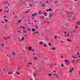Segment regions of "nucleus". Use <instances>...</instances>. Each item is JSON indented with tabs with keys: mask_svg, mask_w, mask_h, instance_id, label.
<instances>
[{
	"mask_svg": "<svg viewBox=\"0 0 80 80\" xmlns=\"http://www.w3.org/2000/svg\"><path fill=\"white\" fill-rule=\"evenodd\" d=\"M35 28L36 29H39V28H40V26H38V24H36L35 26Z\"/></svg>",
	"mask_w": 80,
	"mask_h": 80,
	"instance_id": "nucleus-4",
	"label": "nucleus"
},
{
	"mask_svg": "<svg viewBox=\"0 0 80 80\" xmlns=\"http://www.w3.org/2000/svg\"><path fill=\"white\" fill-rule=\"evenodd\" d=\"M12 72H10L9 73H8V75H10V74H12Z\"/></svg>",
	"mask_w": 80,
	"mask_h": 80,
	"instance_id": "nucleus-32",
	"label": "nucleus"
},
{
	"mask_svg": "<svg viewBox=\"0 0 80 80\" xmlns=\"http://www.w3.org/2000/svg\"><path fill=\"white\" fill-rule=\"evenodd\" d=\"M72 58H74V59H76V57H74L73 56H72Z\"/></svg>",
	"mask_w": 80,
	"mask_h": 80,
	"instance_id": "nucleus-41",
	"label": "nucleus"
},
{
	"mask_svg": "<svg viewBox=\"0 0 80 80\" xmlns=\"http://www.w3.org/2000/svg\"><path fill=\"white\" fill-rule=\"evenodd\" d=\"M45 60H48V58H45Z\"/></svg>",
	"mask_w": 80,
	"mask_h": 80,
	"instance_id": "nucleus-53",
	"label": "nucleus"
},
{
	"mask_svg": "<svg viewBox=\"0 0 80 80\" xmlns=\"http://www.w3.org/2000/svg\"><path fill=\"white\" fill-rule=\"evenodd\" d=\"M42 74H44V73H45V72L44 71H43L42 72Z\"/></svg>",
	"mask_w": 80,
	"mask_h": 80,
	"instance_id": "nucleus-61",
	"label": "nucleus"
},
{
	"mask_svg": "<svg viewBox=\"0 0 80 80\" xmlns=\"http://www.w3.org/2000/svg\"><path fill=\"white\" fill-rule=\"evenodd\" d=\"M48 76H49V77H50V76H52V74H51V73L49 74V75H48Z\"/></svg>",
	"mask_w": 80,
	"mask_h": 80,
	"instance_id": "nucleus-43",
	"label": "nucleus"
},
{
	"mask_svg": "<svg viewBox=\"0 0 80 80\" xmlns=\"http://www.w3.org/2000/svg\"><path fill=\"white\" fill-rule=\"evenodd\" d=\"M15 55V52H12V55H13V56H14V55Z\"/></svg>",
	"mask_w": 80,
	"mask_h": 80,
	"instance_id": "nucleus-31",
	"label": "nucleus"
},
{
	"mask_svg": "<svg viewBox=\"0 0 80 80\" xmlns=\"http://www.w3.org/2000/svg\"><path fill=\"white\" fill-rule=\"evenodd\" d=\"M32 32H35V29H32Z\"/></svg>",
	"mask_w": 80,
	"mask_h": 80,
	"instance_id": "nucleus-39",
	"label": "nucleus"
},
{
	"mask_svg": "<svg viewBox=\"0 0 80 80\" xmlns=\"http://www.w3.org/2000/svg\"><path fill=\"white\" fill-rule=\"evenodd\" d=\"M48 45H49V46H52V44H51V43H49Z\"/></svg>",
	"mask_w": 80,
	"mask_h": 80,
	"instance_id": "nucleus-36",
	"label": "nucleus"
},
{
	"mask_svg": "<svg viewBox=\"0 0 80 80\" xmlns=\"http://www.w3.org/2000/svg\"><path fill=\"white\" fill-rule=\"evenodd\" d=\"M22 40L21 39H19L18 40V42H22Z\"/></svg>",
	"mask_w": 80,
	"mask_h": 80,
	"instance_id": "nucleus-33",
	"label": "nucleus"
},
{
	"mask_svg": "<svg viewBox=\"0 0 80 80\" xmlns=\"http://www.w3.org/2000/svg\"><path fill=\"white\" fill-rule=\"evenodd\" d=\"M4 38L5 40H7V38H6L5 37H4Z\"/></svg>",
	"mask_w": 80,
	"mask_h": 80,
	"instance_id": "nucleus-55",
	"label": "nucleus"
},
{
	"mask_svg": "<svg viewBox=\"0 0 80 80\" xmlns=\"http://www.w3.org/2000/svg\"><path fill=\"white\" fill-rule=\"evenodd\" d=\"M73 33H75L76 32V29H73Z\"/></svg>",
	"mask_w": 80,
	"mask_h": 80,
	"instance_id": "nucleus-26",
	"label": "nucleus"
},
{
	"mask_svg": "<svg viewBox=\"0 0 80 80\" xmlns=\"http://www.w3.org/2000/svg\"><path fill=\"white\" fill-rule=\"evenodd\" d=\"M45 18V17L44 16H42V18Z\"/></svg>",
	"mask_w": 80,
	"mask_h": 80,
	"instance_id": "nucleus-62",
	"label": "nucleus"
},
{
	"mask_svg": "<svg viewBox=\"0 0 80 80\" xmlns=\"http://www.w3.org/2000/svg\"><path fill=\"white\" fill-rule=\"evenodd\" d=\"M49 69H52V67L50 66V67H49Z\"/></svg>",
	"mask_w": 80,
	"mask_h": 80,
	"instance_id": "nucleus-40",
	"label": "nucleus"
},
{
	"mask_svg": "<svg viewBox=\"0 0 80 80\" xmlns=\"http://www.w3.org/2000/svg\"><path fill=\"white\" fill-rule=\"evenodd\" d=\"M35 3H36V4H38V2L37 1V2H36Z\"/></svg>",
	"mask_w": 80,
	"mask_h": 80,
	"instance_id": "nucleus-45",
	"label": "nucleus"
},
{
	"mask_svg": "<svg viewBox=\"0 0 80 80\" xmlns=\"http://www.w3.org/2000/svg\"><path fill=\"white\" fill-rule=\"evenodd\" d=\"M80 53L78 52V53H77V55H80Z\"/></svg>",
	"mask_w": 80,
	"mask_h": 80,
	"instance_id": "nucleus-52",
	"label": "nucleus"
},
{
	"mask_svg": "<svg viewBox=\"0 0 80 80\" xmlns=\"http://www.w3.org/2000/svg\"><path fill=\"white\" fill-rule=\"evenodd\" d=\"M35 0H28L27 1V2L28 3H33V2H34V1Z\"/></svg>",
	"mask_w": 80,
	"mask_h": 80,
	"instance_id": "nucleus-3",
	"label": "nucleus"
},
{
	"mask_svg": "<svg viewBox=\"0 0 80 80\" xmlns=\"http://www.w3.org/2000/svg\"><path fill=\"white\" fill-rule=\"evenodd\" d=\"M49 2V1H45V4H47V3H48Z\"/></svg>",
	"mask_w": 80,
	"mask_h": 80,
	"instance_id": "nucleus-19",
	"label": "nucleus"
},
{
	"mask_svg": "<svg viewBox=\"0 0 80 80\" xmlns=\"http://www.w3.org/2000/svg\"><path fill=\"white\" fill-rule=\"evenodd\" d=\"M62 73V72L61 71H59L58 74L59 75H60Z\"/></svg>",
	"mask_w": 80,
	"mask_h": 80,
	"instance_id": "nucleus-30",
	"label": "nucleus"
},
{
	"mask_svg": "<svg viewBox=\"0 0 80 80\" xmlns=\"http://www.w3.org/2000/svg\"><path fill=\"white\" fill-rule=\"evenodd\" d=\"M45 63V61L44 60H42L41 61V63L42 64H43Z\"/></svg>",
	"mask_w": 80,
	"mask_h": 80,
	"instance_id": "nucleus-15",
	"label": "nucleus"
},
{
	"mask_svg": "<svg viewBox=\"0 0 80 80\" xmlns=\"http://www.w3.org/2000/svg\"><path fill=\"white\" fill-rule=\"evenodd\" d=\"M38 13L39 14H42V12L41 11H39L38 12Z\"/></svg>",
	"mask_w": 80,
	"mask_h": 80,
	"instance_id": "nucleus-16",
	"label": "nucleus"
},
{
	"mask_svg": "<svg viewBox=\"0 0 80 80\" xmlns=\"http://www.w3.org/2000/svg\"><path fill=\"white\" fill-rule=\"evenodd\" d=\"M44 47H47V45L44 44Z\"/></svg>",
	"mask_w": 80,
	"mask_h": 80,
	"instance_id": "nucleus-50",
	"label": "nucleus"
},
{
	"mask_svg": "<svg viewBox=\"0 0 80 80\" xmlns=\"http://www.w3.org/2000/svg\"><path fill=\"white\" fill-rule=\"evenodd\" d=\"M17 32L18 33H21V31L20 30H18L17 31Z\"/></svg>",
	"mask_w": 80,
	"mask_h": 80,
	"instance_id": "nucleus-25",
	"label": "nucleus"
},
{
	"mask_svg": "<svg viewBox=\"0 0 80 80\" xmlns=\"http://www.w3.org/2000/svg\"><path fill=\"white\" fill-rule=\"evenodd\" d=\"M80 23L79 22H78L77 23V24L78 25H79V24H80Z\"/></svg>",
	"mask_w": 80,
	"mask_h": 80,
	"instance_id": "nucleus-48",
	"label": "nucleus"
},
{
	"mask_svg": "<svg viewBox=\"0 0 80 80\" xmlns=\"http://www.w3.org/2000/svg\"><path fill=\"white\" fill-rule=\"evenodd\" d=\"M28 64H29L30 65H32V63L29 62Z\"/></svg>",
	"mask_w": 80,
	"mask_h": 80,
	"instance_id": "nucleus-38",
	"label": "nucleus"
},
{
	"mask_svg": "<svg viewBox=\"0 0 80 80\" xmlns=\"http://www.w3.org/2000/svg\"><path fill=\"white\" fill-rule=\"evenodd\" d=\"M47 12H44L43 15H44L45 17H47V15H48Z\"/></svg>",
	"mask_w": 80,
	"mask_h": 80,
	"instance_id": "nucleus-9",
	"label": "nucleus"
},
{
	"mask_svg": "<svg viewBox=\"0 0 80 80\" xmlns=\"http://www.w3.org/2000/svg\"><path fill=\"white\" fill-rule=\"evenodd\" d=\"M16 73H17V75H20V73L18 72H16Z\"/></svg>",
	"mask_w": 80,
	"mask_h": 80,
	"instance_id": "nucleus-22",
	"label": "nucleus"
},
{
	"mask_svg": "<svg viewBox=\"0 0 80 80\" xmlns=\"http://www.w3.org/2000/svg\"><path fill=\"white\" fill-rule=\"evenodd\" d=\"M75 27L76 28H78V26L76 25L75 26Z\"/></svg>",
	"mask_w": 80,
	"mask_h": 80,
	"instance_id": "nucleus-34",
	"label": "nucleus"
},
{
	"mask_svg": "<svg viewBox=\"0 0 80 80\" xmlns=\"http://www.w3.org/2000/svg\"><path fill=\"white\" fill-rule=\"evenodd\" d=\"M42 6L43 7H45V4H42Z\"/></svg>",
	"mask_w": 80,
	"mask_h": 80,
	"instance_id": "nucleus-28",
	"label": "nucleus"
},
{
	"mask_svg": "<svg viewBox=\"0 0 80 80\" xmlns=\"http://www.w3.org/2000/svg\"><path fill=\"white\" fill-rule=\"evenodd\" d=\"M18 22V23H20L21 22V20H20Z\"/></svg>",
	"mask_w": 80,
	"mask_h": 80,
	"instance_id": "nucleus-51",
	"label": "nucleus"
},
{
	"mask_svg": "<svg viewBox=\"0 0 80 80\" xmlns=\"http://www.w3.org/2000/svg\"><path fill=\"white\" fill-rule=\"evenodd\" d=\"M30 7H32V4H30Z\"/></svg>",
	"mask_w": 80,
	"mask_h": 80,
	"instance_id": "nucleus-63",
	"label": "nucleus"
},
{
	"mask_svg": "<svg viewBox=\"0 0 80 80\" xmlns=\"http://www.w3.org/2000/svg\"><path fill=\"white\" fill-rule=\"evenodd\" d=\"M48 17H49V18H52L53 17V16L52 15V14H50L49 15V16Z\"/></svg>",
	"mask_w": 80,
	"mask_h": 80,
	"instance_id": "nucleus-14",
	"label": "nucleus"
},
{
	"mask_svg": "<svg viewBox=\"0 0 80 80\" xmlns=\"http://www.w3.org/2000/svg\"><path fill=\"white\" fill-rule=\"evenodd\" d=\"M3 28L4 29H7V25H4V26H3Z\"/></svg>",
	"mask_w": 80,
	"mask_h": 80,
	"instance_id": "nucleus-12",
	"label": "nucleus"
},
{
	"mask_svg": "<svg viewBox=\"0 0 80 80\" xmlns=\"http://www.w3.org/2000/svg\"><path fill=\"white\" fill-rule=\"evenodd\" d=\"M31 19H32V20H33V17H31Z\"/></svg>",
	"mask_w": 80,
	"mask_h": 80,
	"instance_id": "nucleus-56",
	"label": "nucleus"
},
{
	"mask_svg": "<svg viewBox=\"0 0 80 80\" xmlns=\"http://www.w3.org/2000/svg\"><path fill=\"white\" fill-rule=\"evenodd\" d=\"M28 49L29 50H31L32 52H35V49L34 48H32L31 47H29L28 48Z\"/></svg>",
	"mask_w": 80,
	"mask_h": 80,
	"instance_id": "nucleus-2",
	"label": "nucleus"
},
{
	"mask_svg": "<svg viewBox=\"0 0 80 80\" xmlns=\"http://www.w3.org/2000/svg\"><path fill=\"white\" fill-rule=\"evenodd\" d=\"M1 46L2 48H4V47H5V44H4V43H2L1 44Z\"/></svg>",
	"mask_w": 80,
	"mask_h": 80,
	"instance_id": "nucleus-7",
	"label": "nucleus"
},
{
	"mask_svg": "<svg viewBox=\"0 0 80 80\" xmlns=\"http://www.w3.org/2000/svg\"><path fill=\"white\" fill-rule=\"evenodd\" d=\"M53 72H54L55 73H56L57 72V71H55L54 70H53Z\"/></svg>",
	"mask_w": 80,
	"mask_h": 80,
	"instance_id": "nucleus-60",
	"label": "nucleus"
},
{
	"mask_svg": "<svg viewBox=\"0 0 80 80\" xmlns=\"http://www.w3.org/2000/svg\"><path fill=\"white\" fill-rule=\"evenodd\" d=\"M9 55H10V54H9V53H8V54H6V56H8Z\"/></svg>",
	"mask_w": 80,
	"mask_h": 80,
	"instance_id": "nucleus-47",
	"label": "nucleus"
},
{
	"mask_svg": "<svg viewBox=\"0 0 80 80\" xmlns=\"http://www.w3.org/2000/svg\"><path fill=\"white\" fill-rule=\"evenodd\" d=\"M67 41H68V42H72V40L70 39H67Z\"/></svg>",
	"mask_w": 80,
	"mask_h": 80,
	"instance_id": "nucleus-17",
	"label": "nucleus"
},
{
	"mask_svg": "<svg viewBox=\"0 0 80 80\" xmlns=\"http://www.w3.org/2000/svg\"><path fill=\"white\" fill-rule=\"evenodd\" d=\"M10 11H6V13H9Z\"/></svg>",
	"mask_w": 80,
	"mask_h": 80,
	"instance_id": "nucleus-54",
	"label": "nucleus"
},
{
	"mask_svg": "<svg viewBox=\"0 0 80 80\" xmlns=\"http://www.w3.org/2000/svg\"><path fill=\"white\" fill-rule=\"evenodd\" d=\"M7 38H9V39H10L11 38L10 37H7Z\"/></svg>",
	"mask_w": 80,
	"mask_h": 80,
	"instance_id": "nucleus-44",
	"label": "nucleus"
},
{
	"mask_svg": "<svg viewBox=\"0 0 80 80\" xmlns=\"http://www.w3.org/2000/svg\"><path fill=\"white\" fill-rule=\"evenodd\" d=\"M46 12H52L53 11V9L51 8H50L48 10H46Z\"/></svg>",
	"mask_w": 80,
	"mask_h": 80,
	"instance_id": "nucleus-5",
	"label": "nucleus"
},
{
	"mask_svg": "<svg viewBox=\"0 0 80 80\" xmlns=\"http://www.w3.org/2000/svg\"><path fill=\"white\" fill-rule=\"evenodd\" d=\"M54 75L55 76H56L57 78H59V76L57 74H55Z\"/></svg>",
	"mask_w": 80,
	"mask_h": 80,
	"instance_id": "nucleus-10",
	"label": "nucleus"
},
{
	"mask_svg": "<svg viewBox=\"0 0 80 80\" xmlns=\"http://www.w3.org/2000/svg\"><path fill=\"white\" fill-rule=\"evenodd\" d=\"M39 44H40V45H42V44H43V42H42V41L40 42Z\"/></svg>",
	"mask_w": 80,
	"mask_h": 80,
	"instance_id": "nucleus-23",
	"label": "nucleus"
},
{
	"mask_svg": "<svg viewBox=\"0 0 80 80\" xmlns=\"http://www.w3.org/2000/svg\"><path fill=\"white\" fill-rule=\"evenodd\" d=\"M30 80H33V79H32V78H30Z\"/></svg>",
	"mask_w": 80,
	"mask_h": 80,
	"instance_id": "nucleus-64",
	"label": "nucleus"
},
{
	"mask_svg": "<svg viewBox=\"0 0 80 80\" xmlns=\"http://www.w3.org/2000/svg\"><path fill=\"white\" fill-rule=\"evenodd\" d=\"M52 50H55V48L54 47L52 49Z\"/></svg>",
	"mask_w": 80,
	"mask_h": 80,
	"instance_id": "nucleus-29",
	"label": "nucleus"
},
{
	"mask_svg": "<svg viewBox=\"0 0 80 80\" xmlns=\"http://www.w3.org/2000/svg\"><path fill=\"white\" fill-rule=\"evenodd\" d=\"M76 19V18L75 17H73L72 18L73 20H75V19Z\"/></svg>",
	"mask_w": 80,
	"mask_h": 80,
	"instance_id": "nucleus-27",
	"label": "nucleus"
},
{
	"mask_svg": "<svg viewBox=\"0 0 80 80\" xmlns=\"http://www.w3.org/2000/svg\"><path fill=\"white\" fill-rule=\"evenodd\" d=\"M4 18H7V16H4Z\"/></svg>",
	"mask_w": 80,
	"mask_h": 80,
	"instance_id": "nucleus-59",
	"label": "nucleus"
},
{
	"mask_svg": "<svg viewBox=\"0 0 80 80\" xmlns=\"http://www.w3.org/2000/svg\"><path fill=\"white\" fill-rule=\"evenodd\" d=\"M25 40V38L24 37L22 38V39H21V40L22 41H23Z\"/></svg>",
	"mask_w": 80,
	"mask_h": 80,
	"instance_id": "nucleus-24",
	"label": "nucleus"
},
{
	"mask_svg": "<svg viewBox=\"0 0 80 80\" xmlns=\"http://www.w3.org/2000/svg\"><path fill=\"white\" fill-rule=\"evenodd\" d=\"M38 66H36V68H38Z\"/></svg>",
	"mask_w": 80,
	"mask_h": 80,
	"instance_id": "nucleus-58",
	"label": "nucleus"
},
{
	"mask_svg": "<svg viewBox=\"0 0 80 80\" xmlns=\"http://www.w3.org/2000/svg\"><path fill=\"white\" fill-rule=\"evenodd\" d=\"M20 28H24V29H26V28L24 26H20Z\"/></svg>",
	"mask_w": 80,
	"mask_h": 80,
	"instance_id": "nucleus-11",
	"label": "nucleus"
},
{
	"mask_svg": "<svg viewBox=\"0 0 80 80\" xmlns=\"http://www.w3.org/2000/svg\"><path fill=\"white\" fill-rule=\"evenodd\" d=\"M72 71H74V68H72V69H71V68H70L69 72L70 73H72Z\"/></svg>",
	"mask_w": 80,
	"mask_h": 80,
	"instance_id": "nucleus-6",
	"label": "nucleus"
},
{
	"mask_svg": "<svg viewBox=\"0 0 80 80\" xmlns=\"http://www.w3.org/2000/svg\"><path fill=\"white\" fill-rule=\"evenodd\" d=\"M33 59H34V60H37V59H38V58H37V57H35Z\"/></svg>",
	"mask_w": 80,
	"mask_h": 80,
	"instance_id": "nucleus-20",
	"label": "nucleus"
},
{
	"mask_svg": "<svg viewBox=\"0 0 80 80\" xmlns=\"http://www.w3.org/2000/svg\"><path fill=\"white\" fill-rule=\"evenodd\" d=\"M65 27H70V25L68 24H65Z\"/></svg>",
	"mask_w": 80,
	"mask_h": 80,
	"instance_id": "nucleus-13",
	"label": "nucleus"
},
{
	"mask_svg": "<svg viewBox=\"0 0 80 80\" xmlns=\"http://www.w3.org/2000/svg\"><path fill=\"white\" fill-rule=\"evenodd\" d=\"M20 68H21L20 67H18V70H20Z\"/></svg>",
	"mask_w": 80,
	"mask_h": 80,
	"instance_id": "nucleus-35",
	"label": "nucleus"
},
{
	"mask_svg": "<svg viewBox=\"0 0 80 80\" xmlns=\"http://www.w3.org/2000/svg\"><path fill=\"white\" fill-rule=\"evenodd\" d=\"M3 20H5L6 22H8V20L6 19H3Z\"/></svg>",
	"mask_w": 80,
	"mask_h": 80,
	"instance_id": "nucleus-21",
	"label": "nucleus"
},
{
	"mask_svg": "<svg viewBox=\"0 0 80 80\" xmlns=\"http://www.w3.org/2000/svg\"><path fill=\"white\" fill-rule=\"evenodd\" d=\"M61 66L63 67H64V65H63V64H61Z\"/></svg>",
	"mask_w": 80,
	"mask_h": 80,
	"instance_id": "nucleus-49",
	"label": "nucleus"
},
{
	"mask_svg": "<svg viewBox=\"0 0 80 80\" xmlns=\"http://www.w3.org/2000/svg\"><path fill=\"white\" fill-rule=\"evenodd\" d=\"M2 11H3V9H1L0 10V12H2Z\"/></svg>",
	"mask_w": 80,
	"mask_h": 80,
	"instance_id": "nucleus-46",
	"label": "nucleus"
},
{
	"mask_svg": "<svg viewBox=\"0 0 80 80\" xmlns=\"http://www.w3.org/2000/svg\"><path fill=\"white\" fill-rule=\"evenodd\" d=\"M23 32L24 33H27V32L25 30H23Z\"/></svg>",
	"mask_w": 80,
	"mask_h": 80,
	"instance_id": "nucleus-18",
	"label": "nucleus"
},
{
	"mask_svg": "<svg viewBox=\"0 0 80 80\" xmlns=\"http://www.w3.org/2000/svg\"><path fill=\"white\" fill-rule=\"evenodd\" d=\"M64 62H67L65 63V65L66 66H69V65H70V61L68 60H65Z\"/></svg>",
	"mask_w": 80,
	"mask_h": 80,
	"instance_id": "nucleus-1",
	"label": "nucleus"
},
{
	"mask_svg": "<svg viewBox=\"0 0 80 80\" xmlns=\"http://www.w3.org/2000/svg\"><path fill=\"white\" fill-rule=\"evenodd\" d=\"M38 15V13L35 12L33 14H32V17H34L35 16H37Z\"/></svg>",
	"mask_w": 80,
	"mask_h": 80,
	"instance_id": "nucleus-8",
	"label": "nucleus"
},
{
	"mask_svg": "<svg viewBox=\"0 0 80 80\" xmlns=\"http://www.w3.org/2000/svg\"><path fill=\"white\" fill-rule=\"evenodd\" d=\"M61 27H62V28H63V27H64V26H63V25L62 24L61 25Z\"/></svg>",
	"mask_w": 80,
	"mask_h": 80,
	"instance_id": "nucleus-42",
	"label": "nucleus"
},
{
	"mask_svg": "<svg viewBox=\"0 0 80 80\" xmlns=\"http://www.w3.org/2000/svg\"><path fill=\"white\" fill-rule=\"evenodd\" d=\"M17 18V16L15 15L14 16V18Z\"/></svg>",
	"mask_w": 80,
	"mask_h": 80,
	"instance_id": "nucleus-37",
	"label": "nucleus"
},
{
	"mask_svg": "<svg viewBox=\"0 0 80 80\" xmlns=\"http://www.w3.org/2000/svg\"><path fill=\"white\" fill-rule=\"evenodd\" d=\"M12 14L13 15H15V13L14 12H12Z\"/></svg>",
	"mask_w": 80,
	"mask_h": 80,
	"instance_id": "nucleus-57",
	"label": "nucleus"
}]
</instances>
